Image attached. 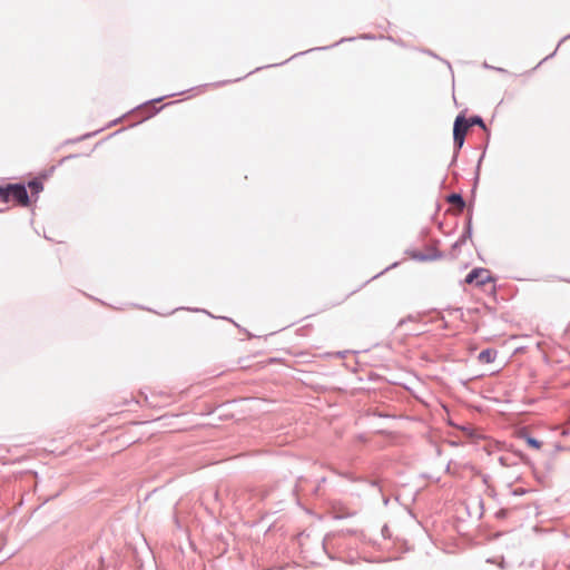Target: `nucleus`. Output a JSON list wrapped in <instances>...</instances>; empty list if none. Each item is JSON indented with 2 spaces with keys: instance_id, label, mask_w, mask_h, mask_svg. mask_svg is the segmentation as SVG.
Listing matches in <instances>:
<instances>
[{
  "instance_id": "0eeeda50",
  "label": "nucleus",
  "mask_w": 570,
  "mask_h": 570,
  "mask_svg": "<svg viewBox=\"0 0 570 570\" xmlns=\"http://www.w3.org/2000/svg\"><path fill=\"white\" fill-rule=\"evenodd\" d=\"M449 202L452 204H456L461 208L464 206V202H463L462 197L458 194H452L449 197Z\"/></svg>"
},
{
  "instance_id": "20e7f679",
  "label": "nucleus",
  "mask_w": 570,
  "mask_h": 570,
  "mask_svg": "<svg viewBox=\"0 0 570 570\" xmlns=\"http://www.w3.org/2000/svg\"><path fill=\"white\" fill-rule=\"evenodd\" d=\"M28 188L30 189V203L36 202L38 195L43 190V184L41 179H32L28 183Z\"/></svg>"
},
{
  "instance_id": "6e6552de",
  "label": "nucleus",
  "mask_w": 570,
  "mask_h": 570,
  "mask_svg": "<svg viewBox=\"0 0 570 570\" xmlns=\"http://www.w3.org/2000/svg\"><path fill=\"white\" fill-rule=\"evenodd\" d=\"M468 120L470 121L471 127H472L473 125H479V126H481L482 128H485V125H484L483 120H482L480 117H473V118L468 119Z\"/></svg>"
},
{
  "instance_id": "f03ea898",
  "label": "nucleus",
  "mask_w": 570,
  "mask_h": 570,
  "mask_svg": "<svg viewBox=\"0 0 570 570\" xmlns=\"http://www.w3.org/2000/svg\"><path fill=\"white\" fill-rule=\"evenodd\" d=\"M471 127V124L468 119H465L464 116H458L454 121L453 127V139L454 144L461 148L464 142L465 134L468 132L469 128Z\"/></svg>"
},
{
  "instance_id": "39448f33",
  "label": "nucleus",
  "mask_w": 570,
  "mask_h": 570,
  "mask_svg": "<svg viewBox=\"0 0 570 570\" xmlns=\"http://www.w3.org/2000/svg\"><path fill=\"white\" fill-rule=\"evenodd\" d=\"M495 357H497V351L492 350V348H487V350L482 351L478 356L480 363H483V364L492 363L495 360Z\"/></svg>"
},
{
  "instance_id": "f257e3e1",
  "label": "nucleus",
  "mask_w": 570,
  "mask_h": 570,
  "mask_svg": "<svg viewBox=\"0 0 570 570\" xmlns=\"http://www.w3.org/2000/svg\"><path fill=\"white\" fill-rule=\"evenodd\" d=\"M0 199L3 203H12L14 206H30V197L22 184H8L0 187Z\"/></svg>"
},
{
  "instance_id": "7ed1b4c3",
  "label": "nucleus",
  "mask_w": 570,
  "mask_h": 570,
  "mask_svg": "<svg viewBox=\"0 0 570 570\" xmlns=\"http://www.w3.org/2000/svg\"><path fill=\"white\" fill-rule=\"evenodd\" d=\"M491 281V273L487 268H474L465 277V283L469 285L482 286Z\"/></svg>"
},
{
  "instance_id": "423d86ee",
  "label": "nucleus",
  "mask_w": 570,
  "mask_h": 570,
  "mask_svg": "<svg viewBox=\"0 0 570 570\" xmlns=\"http://www.w3.org/2000/svg\"><path fill=\"white\" fill-rule=\"evenodd\" d=\"M525 442L530 448L535 450H540L542 446V443L532 436H525Z\"/></svg>"
}]
</instances>
